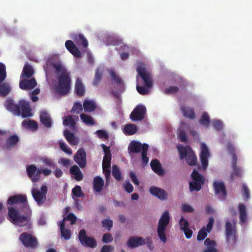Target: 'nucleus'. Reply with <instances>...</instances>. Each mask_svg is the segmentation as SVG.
I'll return each instance as SVG.
<instances>
[{"label": "nucleus", "instance_id": "f257e3e1", "mask_svg": "<svg viewBox=\"0 0 252 252\" xmlns=\"http://www.w3.org/2000/svg\"><path fill=\"white\" fill-rule=\"evenodd\" d=\"M52 65L56 73L59 75L58 85L56 87L55 91L59 94L64 95L68 93L71 88L70 73L61 63H53Z\"/></svg>", "mask_w": 252, "mask_h": 252}, {"label": "nucleus", "instance_id": "f03ea898", "mask_svg": "<svg viewBox=\"0 0 252 252\" xmlns=\"http://www.w3.org/2000/svg\"><path fill=\"white\" fill-rule=\"evenodd\" d=\"M6 108L13 114L20 116V115L23 118L30 117L32 116V109L30 107V103L25 100H20L18 104L14 103V101L11 99H8L5 103Z\"/></svg>", "mask_w": 252, "mask_h": 252}, {"label": "nucleus", "instance_id": "7ed1b4c3", "mask_svg": "<svg viewBox=\"0 0 252 252\" xmlns=\"http://www.w3.org/2000/svg\"><path fill=\"white\" fill-rule=\"evenodd\" d=\"M137 72L143 80L146 87L137 86L136 90L140 94H147L149 92L148 88H151L153 85L152 76L149 72L146 71L145 68H138Z\"/></svg>", "mask_w": 252, "mask_h": 252}, {"label": "nucleus", "instance_id": "20e7f679", "mask_svg": "<svg viewBox=\"0 0 252 252\" xmlns=\"http://www.w3.org/2000/svg\"><path fill=\"white\" fill-rule=\"evenodd\" d=\"M8 209L7 219L12 223L17 224L20 226H25L29 221V218L25 215H21L18 210L13 207L9 206Z\"/></svg>", "mask_w": 252, "mask_h": 252}, {"label": "nucleus", "instance_id": "39448f33", "mask_svg": "<svg viewBox=\"0 0 252 252\" xmlns=\"http://www.w3.org/2000/svg\"><path fill=\"white\" fill-rule=\"evenodd\" d=\"M177 149L181 159H185L187 163L190 166L196 165L197 158L190 147L178 146Z\"/></svg>", "mask_w": 252, "mask_h": 252}, {"label": "nucleus", "instance_id": "423d86ee", "mask_svg": "<svg viewBox=\"0 0 252 252\" xmlns=\"http://www.w3.org/2000/svg\"><path fill=\"white\" fill-rule=\"evenodd\" d=\"M170 221L169 213L168 211H165L159 219L157 227V233L159 239L165 243L167 238L165 235V231Z\"/></svg>", "mask_w": 252, "mask_h": 252}, {"label": "nucleus", "instance_id": "0eeeda50", "mask_svg": "<svg viewBox=\"0 0 252 252\" xmlns=\"http://www.w3.org/2000/svg\"><path fill=\"white\" fill-rule=\"evenodd\" d=\"M47 191V187L44 185L41 187L40 190L35 188L32 189V196L38 206H41L46 201Z\"/></svg>", "mask_w": 252, "mask_h": 252}, {"label": "nucleus", "instance_id": "6e6552de", "mask_svg": "<svg viewBox=\"0 0 252 252\" xmlns=\"http://www.w3.org/2000/svg\"><path fill=\"white\" fill-rule=\"evenodd\" d=\"M19 240L25 247L35 249L38 246L37 239L27 232L22 233L19 236Z\"/></svg>", "mask_w": 252, "mask_h": 252}, {"label": "nucleus", "instance_id": "1a4fd4ad", "mask_svg": "<svg viewBox=\"0 0 252 252\" xmlns=\"http://www.w3.org/2000/svg\"><path fill=\"white\" fill-rule=\"evenodd\" d=\"M78 239L80 243L85 247L94 248L97 246L96 240L94 238L87 236L86 230L84 229L79 231Z\"/></svg>", "mask_w": 252, "mask_h": 252}, {"label": "nucleus", "instance_id": "9d476101", "mask_svg": "<svg viewBox=\"0 0 252 252\" xmlns=\"http://www.w3.org/2000/svg\"><path fill=\"white\" fill-rule=\"evenodd\" d=\"M236 222L233 220V222H231L229 220H227L225 223V233L226 240L228 242L235 243L236 240Z\"/></svg>", "mask_w": 252, "mask_h": 252}, {"label": "nucleus", "instance_id": "9b49d317", "mask_svg": "<svg viewBox=\"0 0 252 252\" xmlns=\"http://www.w3.org/2000/svg\"><path fill=\"white\" fill-rule=\"evenodd\" d=\"M210 156V154L207 145L205 143H201L200 159L204 170H205L208 166V158Z\"/></svg>", "mask_w": 252, "mask_h": 252}, {"label": "nucleus", "instance_id": "f8f14e48", "mask_svg": "<svg viewBox=\"0 0 252 252\" xmlns=\"http://www.w3.org/2000/svg\"><path fill=\"white\" fill-rule=\"evenodd\" d=\"M146 108L142 105H138L133 110L130 117L133 121H141L145 116Z\"/></svg>", "mask_w": 252, "mask_h": 252}, {"label": "nucleus", "instance_id": "ddd939ff", "mask_svg": "<svg viewBox=\"0 0 252 252\" xmlns=\"http://www.w3.org/2000/svg\"><path fill=\"white\" fill-rule=\"evenodd\" d=\"M7 204L10 206L18 204L26 206L28 204L27 198L26 195L22 194L11 196L8 198Z\"/></svg>", "mask_w": 252, "mask_h": 252}, {"label": "nucleus", "instance_id": "4468645a", "mask_svg": "<svg viewBox=\"0 0 252 252\" xmlns=\"http://www.w3.org/2000/svg\"><path fill=\"white\" fill-rule=\"evenodd\" d=\"M149 191L152 195L157 197L161 200H164L167 199V192L161 188L152 186L149 189Z\"/></svg>", "mask_w": 252, "mask_h": 252}, {"label": "nucleus", "instance_id": "2eb2a0df", "mask_svg": "<svg viewBox=\"0 0 252 252\" xmlns=\"http://www.w3.org/2000/svg\"><path fill=\"white\" fill-rule=\"evenodd\" d=\"M145 145H147V148L148 149L149 145L146 143L142 144L139 141H132L128 146V150L130 153H139L141 151L142 152Z\"/></svg>", "mask_w": 252, "mask_h": 252}, {"label": "nucleus", "instance_id": "dca6fc26", "mask_svg": "<svg viewBox=\"0 0 252 252\" xmlns=\"http://www.w3.org/2000/svg\"><path fill=\"white\" fill-rule=\"evenodd\" d=\"M74 161L80 166L83 168L86 164V154L84 149H79L74 157Z\"/></svg>", "mask_w": 252, "mask_h": 252}, {"label": "nucleus", "instance_id": "f3484780", "mask_svg": "<svg viewBox=\"0 0 252 252\" xmlns=\"http://www.w3.org/2000/svg\"><path fill=\"white\" fill-rule=\"evenodd\" d=\"M237 161V157L236 156H234L232 159V168L233 172L230 175V178L231 180H234L236 177H241L242 176V169L241 167H238L236 165Z\"/></svg>", "mask_w": 252, "mask_h": 252}, {"label": "nucleus", "instance_id": "a211bd4d", "mask_svg": "<svg viewBox=\"0 0 252 252\" xmlns=\"http://www.w3.org/2000/svg\"><path fill=\"white\" fill-rule=\"evenodd\" d=\"M145 244V240L142 237L132 236L129 238L127 242V246L128 248L133 249L142 246Z\"/></svg>", "mask_w": 252, "mask_h": 252}, {"label": "nucleus", "instance_id": "6ab92c4d", "mask_svg": "<svg viewBox=\"0 0 252 252\" xmlns=\"http://www.w3.org/2000/svg\"><path fill=\"white\" fill-rule=\"evenodd\" d=\"M37 85V83L34 78L31 79H24L20 81L19 87L23 90H28L33 89Z\"/></svg>", "mask_w": 252, "mask_h": 252}, {"label": "nucleus", "instance_id": "aec40b11", "mask_svg": "<svg viewBox=\"0 0 252 252\" xmlns=\"http://www.w3.org/2000/svg\"><path fill=\"white\" fill-rule=\"evenodd\" d=\"M66 48L75 57H81V53L73 42L70 40L66 41L65 43Z\"/></svg>", "mask_w": 252, "mask_h": 252}, {"label": "nucleus", "instance_id": "412c9836", "mask_svg": "<svg viewBox=\"0 0 252 252\" xmlns=\"http://www.w3.org/2000/svg\"><path fill=\"white\" fill-rule=\"evenodd\" d=\"M19 140V138L17 135H13L9 136L6 140V143L3 148L4 150L10 151L14 147Z\"/></svg>", "mask_w": 252, "mask_h": 252}, {"label": "nucleus", "instance_id": "4be33fe9", "mask_svg": "<svg viewBox=\"0 0 252 252\" xmlns=\"http://www.w3.org/2000/svg\"><path fill=\"white\" fill-rule=\"evenodd\" d=\"M110 75L112 80L117 84L118 91L119 92H123L124 91V84L121 78L118 76L115 72L113 70H111L110 71Z\"/></svg>", "mask_w": 252, "mask_h": 252}, {"label": "nucleus", "instance_id": "5701e85b", "mask_svg": "<svg viewBox=\"0 0 252 252\" xmlns=\"http://www.w3.org/2000/svg\"><path fill=\"white\" fill-rule=\"evenodd\" d=\"M104 186V180L100 176H96L93 180L94 190L97 193L101 191Z\"/></svg>", "mask_w": 252, "mask_h": 252}, {"label": "nucleus", "instance_id": "b1692460", "mask_svg": "<svg viewBox=\"0 0 252 252\" xmlns=\"http://www.w3.org/2000/svg\"><path fill=\"white\" fill-rule=\"evenodd\" d=\"M213 186L216 194L218 195L221 193L224 197H226L227 192L224 184L223 182H214Z\"/></svg>", "mask_w": 252, "mask_h": 252}, {"label": "nucleus", "instance_id": "393cba45", "mask_svg": "<svg viewBox=\"0 0 252 252\" xmlns=\"http://www.w3.org/2000/svg\"><path fill=\"white\" fill-rule=\"evenodd\" d=\"M41 123L46 127L49 128L52 126V121L49 114L46 111L41 112L40 115Z\"/></svg>", "mask_w": 252, "mask_h": 252}, {"label": "nucleus", "instance_id": "a878e982", "mask_svg": "<svg viewBox=\"0 0 252 252\" xmlns=\"http://www.w3.org/2000/svg\"><path fill=\"white\" fill-rule=\"evenodd\" d=\"M96 108V104L93 100L86 99L83 103V108L86 112H92Z\"/></svg>", "mask_w": 252, "mask_h": 252}, {"label": "nucleus", "instance_id": "bb28decb", "mask_svg": "<svg viewBox=\"0 0 252 252\" xmlns=\"http://www.w3.org/2000/svg\"><path fill=\"white\" fill-rule=\"evenodd\" d=\"M71 174L74 175V179L77 181H80L83 180V175L78 166L74 165L72 166L69 169Z\"/></svg>", "mask_w": 252, "mask_h": 252}, {"label": "nucleus", "instance_id": "cd10ccee", "mask_svg": "<svg viewBox=\"0 0 252 252\" xmlns=\"http://www.w3.org/2000/svg\"><path fill=\"white\" fill-rule=\"evenodd\" d=\"M52 173V170L46 168L37 169L36 171L34 177L32 179V182L33 183L37 182L40 178V174H43L45 176L50 175Z\"/></svg>", "mask_w": 252, "mask_h": 252}, {"label": "nucleus", "instance_id": "c85d7f7f", "mask_svg": "<svg viewBox=\"0 0 252 252\" xmlns=\"http://www.w3.org/2000/svg\"><path fill=\"white\" fill-rule=\"evenodd\" d=\"M238 210L240 214V222L242 223H244L246 222L248 218L246 206L243 204H239Z\"/></svg>", "mask_w": 252, "mask_h": 252}, {"label": "nucleus", "instance_id": "c756f323", "mask_svg": "<svg viewBox=\"0 0 252 252\" xmlns=\"http://www.w3.org/2000/svg\"><path fill=\"white\" fill-rule=\"evenodd\" d=\"M72 38L78 45L82 46L84 48L88 47V41L83 34H75L73 35Z\"/></svg>", "mask_w": 252, "mask_h": 252}, {"label": "nucleus", "instance_id": "7c9ffc66", "mask_svg": "<svg viewBox=\"0 0 252 252\" xmlns=\"http://www.w3.org/2000/svg\"><path fill=\"white\" fill-rule=\"evenodd\" d=\"M78 117L74 115H70L67 117H64L63 121V125L64 126H70L71 127H74L76 124V121L78 120Z\"/></svg>", "mask_w": 252, "mask_h": 252}, {"label": "nucleus", "instance_id": "2f4dec72", "mask_svg": "<svg viewBox=\"0 0 252 252\" xmlns=\"http://www.w3.org/2000/svg\"><path fill=\"white\" fill-rule=\"evenodd\" d=\"M60 231L62 237L65 240L70 239L72 232L70 229L65 228V223L60 222Z\"/></svg>", "mask_w": 252, "mask_h": 252}, {"label": "nucleus", "instance_id": "473e14b6", "mask_svg": "<svg viewBox=\"0 0 252 252\" xmlns=\"http://www.w3.org/2000/svg\"><path fill=\"white\" fill-rule=\"evenodd\" d=\"M151 166L152 170L158 175H163V170L158 159L152 160L151 162Z\"/></svg>", "mask_w": 252, "mask_h": 252}, {"label": "nucleus", "instance_id": "72a5a7b5", "mask_svg": "<svg viewBox=\"0 0 252 252\" xmlns=\"http://www.w3.org/2000/svg\"><path fill=\"white\" fill-rule=\"evenodd\" d=\"M75 91L79 96H82L85 94V87L80 78H77L75 82Z\"/></svg>", "mask_w": 252, "mask_h": 252}, {"label": "nucleus", "instance_id": "f704fd0d", "mask_svg": "<svg viewBox=\"0 0 252 252\" xmlns=\"http://www.w3.org/2000/svg\"><path fill=\"white\" fill-rule=\"evenodd\" d=\"M138 127L134 124H128L125 126L123 131L126 135H132L134 134L137 131Z\"/></svg>", "mask_w": 252, "mask_h": 252}, {"label": "nucleus", "instance_id": "c9c22d12", "mask_svg": "<svg viewBox=\"0 0 252 252\" xmlns=\"http://www.w3.org/2000/svg\"><path fill=\"white\" fill-rule=\"evenodd\" d=\"M34 73V70L32 67L28 64H25L22 73L21 74V77L25 78H30Z\"/></svg>", "mask_w": 252, "mask_h": 252}, {"label": "nucleus", "instance_id": "e433bc0d", "mask_svg": "<svg viewBox=\"0 0 252 252\" xmlns=\"http://www.w3.org/2000/svg\"><path fill=\"white\" fill-rule=\"evenodd\" d=\"M181 111L184 116L186 117L193 119L195 118V114L193 109L190 107L183 106L181 108Z\"/></svg>", "mask_w": 252, "mask_h": 252}, {"label": "nucleus", "instance_id": "4c0bfd02", "mask_svg": "<svg viewBox=\"0 0 252 252\" xmlns=\"http://www.w3.org/2000/svg\"><path fill=\"white\" fill-rule=\"evenodd\" d=\"M204 245L207 246V248L204 252H218L215 248L216 242L215 241H211L210 239L207 238L204 241Z\"/></svg>", "mask_w": 252, "mask_h": 252}, {"label": "nucleus", "instance_id": "58836bf2", "mask_svg": "<svg viewBox=\"0 0 252 252\" xmlns=\"http://www.w3.org/2000/svg\"><path fill=\"white\" fill-rule=\"evenodd\" d=\"M22 125L32 131L36 130L38 128V124L36 121L30 120L29 121L24 120L22 122Z\"/></svg>", "mask_w": 252, "mask_h": 252}, {"label": "nucleus", "instance_id": "ea45409f", "mask_svg": "<svg viewBox=\"0 0 252 252\" xmlns=\"http://www.w3.org/2000/svg\"><path fill=\"white\" fill-rule=\"evenodd\" d=\"M10 91L11 88L8 83H1L0 84V96H6L10 93Z\"/></svg>", "mask_w": 252, "mask_h": 252}, {"label": "nucleus", "instance_id": "a19ab883", "mask_svg": "<svg viewBox=\"0 0 252 252\" xmlns=\"http://www.w3.org/2000/svg\"><path fill=\"white\" fill-rule=\"evenodd\" d=\"M41 161L45 166H47L50 168H55L56 167V164L55 163L54 160L51 158H48L46 156L42 157L41 159Z\"/></svg>", "mask_w": 252, "mask_h": 252}, {"label": "nucleus", "instance_id": "79ce46f5", "mask_svg": "<svg viewBox=\"0 0 252 252\" xmlns=\"http://www.w3.org/2000/svg\"><path fill=\"white\" fill-rule=\"evenodd\" d=\"M191 178L193 181L202 183L203 184L205 183L204 176L195 170H193L191 173Z\"/></svg>", "mask_w": 252, "mask_h": 252}, {"label": "nucleus", "instance_id": "37998d69", "mask_svg": "<svg viewBox=\"0 0 252 252\" xmlns=\"http://www.w3.org/2000/svg\"><path fill=\"white\" fill-rule=\"evenodd\" d=\"M63 134L65 139L70 144L74 145L77 144V141L75 140V137L74 134L70 132L67 130H64Z\"/></svg>", "mask_w": 252, "mask_h": 252}, {"label": "nucleus", "instance_id": "c03bdc74", "mask_svg": "<svg viewBox=\"0 0 252 252\" xmlns=\"http://www.w3.org/2000/svg\"><path fill=\"white\" fill-rule=\"evenodd\" d=\"M80 116L81 119L86 125L91 126L94 125V120L92 116L84 113H81Z\"/></svg>", "mask_w": 252, "mask_h": 252}, {"label": "nucleus", "instance_id": "a18cd8bd", "mask_svg": "<svg viewBox=\"0 0 252 252\" xmlns=\"http://www.w3.org/2000/svg\"><path fill=\"white\" fill-rule=\"evenodd\" d=\"M27 173L28 177L32 181V179L34 177L36 171H37V167L35 165L32 164L27 167Z\"/></svg>", "mask_w": 252, "mask_h": 252}, {"label": "nucleus", "instance_id": "49530a36", "mask_svg": "<svg viewBox=\"0 0 252 252\" xmlns=\"http://www.w3.org/2000/svg\"><path fill=\"white\" fill-rule=\"evenodd\" d=\"M204 184L202 183H199L198 182H195V181H192L191 182H189V188L191 191H199L201 189V186Z\"/></svg>", "mask_w": 252, "mask_h": 252}, {"label": "nucleus", "instance_id": "de8ad7c7", "mask_svg": "<svg viewBox=\"0 0 252 252\" xmlns=\"http://www.w3.org/2000/svg\"><path fill=\"white\" fill-rule=\"evenodd\" d=\"M103 70L102 69L98 67L95 69V76L94 80V85L96 86L98 85L99 82H100L102 75Z\"/></svg>", "mask_w": 252, "mask_h": 252}, {"label": "nucleus", "instance_id": "09e8293b", "mask_svg": "<svg viewBox=\"0 0 252 252\" xmlns=\"http://www.w3.org/2000/svg\"><path fill=\"white\" fill-rule=\"evenodd\" d=\"M210 123V117L209 115L207 112H204L201 116L200 120H199V123L206 127H208L209 126V124Z\"/></svg>", "mask_w": 252, "mask_h": 252}, {"label": "nucleus", "instance_id": "8fccbe9b", "mask_svg": "<svg viewBox=\"0 0 252 252\" xmlns=\"http://www.w3.org/2000/svg\"><path fill=\"white\" fill-rule=\"evenodd\" d=\"M112 175L114 178L117 181H121L122 179L121 171L117 165L112 166Z\"/></svg>", "mask_w": 252, "mask_h": 252}, {"label": "nucleus", "instance_id": "3c124183", "mask_svg": "<svg viewBox=\"0 0 252 252\" xmlns=\"http://www.w3.org/2000/svg\"><path fill=\"white\" fill-rule=\"evenodd\" d=\"M83 111V106L80 102H76L74 103L70 112L72 113L79 114Z\"/></svg>", "mask_w": 252, "mask_h": 252}, {"label": "nucleus", "instance_id": "603ef678", "mask_svg": "<svg viewBox=\"0 0 252 252\" xmlns=\"http://www.w3.org/2000/svg\"><path fill=\"white\" fill-rule=\"evenodd\" d=\"M6 77V66L3 63H0V84L3 82Z\"/></svg>", "mask_w": 252, "mask_h": 252}, {"label": "nucleus", "instance_id": "864d4df0", "mask_svg": "<svg viewBox=\"0 0 252 252\" xmlns=\"http://www.w3.org/2000/svg\"><path fill=\"white\" fill-rule=\"evenodd\" d=\"M142 152H141L142 156V164L143 166H145L149 162V158L147 157V151L148 149L147 148V145H145V148Z\"/></svg>", "mask_w": 252, "mask_h": 252}, {"label": "nucleus", "instance_id": "5fc2aeb1", "mask_svg": "<svg viewBox=\"0 0 252 252\" xmlns=\"http://www.w3.org/2000/svg\"><path fill=\"white\" fill-rule=\"evenodd\" d=\"M72 193L76 197H83L84 193L82 192L81 188L79 186H76L72 189Z\"/></svg>", "mask_w": 252, "mask_h": 252}, {"label": "nucleus", "instance_id": "6e6d98bb", "mask_svg": "<svg viewBox=\"0 0 252 252\" xmlns=\"http://www.w3.org/2000/svg\"><path fill=\"white\" fill-rule=\"evenodd\" d=\"M77 217L72 213H69L66 217H65L61 222H63L65 220H69L70 221V224L73 225L75 223L76 221Z\"/></svg>", "mask_w": 252, "mask_h": 252}, {"label": "nucleus", "instance_id": "4d7b16f0", "mask_svg": "<svg viewBox=\"0 0 252 252\" xmlns=\"http://www.w3.org/2000/svg\"><path fill=\"white\" fill-rule=\"evenodd\" d=\"M208 233L206 228L205 227H202L198 233L197 236V240L201 241L204 240L206 237Z\"/></svg>", "mask_w": 252, "mask_h": 252}, {"label": "nucleus", "instance_id": "13d9d810", "mask_svg": "<svg viewBox=\"0 0 252 252\" xmlns=\"http://www.w3.org/2000/svg\"><path fill=\"white\" fill-rule=\"evenodd\" d=\"M113 221L110 219H104L102 221V224L103 227L106 228L108 231H110L113 227Z\"/></svg>", "mask_w": 252, "mask_h": 252}, {"label": "nucleus", "instance_id": "bf43d9fd", "mask_svg": "<svg viewBox=\"0 0 252 252\" xmlns=\"http://www.w3.org/2000/svg\"><path fill=\"white\" fill-rule=\"evenodd\" d=\"M179 138L182 142H186L188 137L185 131L181 127L179 129Z\"/></svg>", "mask_w": 252, "mask_h": 252}, {"label": "nucleus", "instance_id": "052dcab7", "mask_svg": "<svg viewBox=\"0 0 252 252\" xmlns=\"http://www.w3.org/2000/svg\"><path fill=\"white\" fill-rule=\"evenodd\" d=\"M242 192L245 199L248 200L250 197V190L245 184H242Z\"/></svg>", "mask_w": 252, "mask_h": 252}, {"label": "nucleus", "instance_id": "680f3d73", "mask_svg": "<svg viewBox=\"0 0 252 252\" xmlns=\"http://www.w3.org/2000/svg\"><path fill=\"white\" fill-rule=\"evenodd\" d=\"M179 91L178 87L176 86H171L164 90V92L166 94H176Z\"/></svg>", "mask_w": 252, "mask_h": 252}, {"label": "nucleus", "instance_id": "e2e57ef3", "mask_svg": "<svg viewBox=\"0 0 252 252\" xmlns=\"http://www.w3.org/2000/svg\"><path fill=\"white\" fill-rule=\"evenodd\" d=\"M102 240L104 243H109L113 241V237L110 233H106L103 235Z\"/></svg>", "mask_w": 252, "mask_h": 252}, {"label": "nucleus", "instance_id": "0e129e2a", "mask_svg": "<svg viewBox=\"0 0 252 252\" xmlns=\"http://www.w3.org/2000/svg\"><path fill=\"white\" fill-rule=\"evenodd\" d=\"M95 133L97 135L99 138L101 139L106 140L109 137L107 132L104 130H97L96 131Z\"/></svg>", "mask_w": 252, "mask_h": 252}, {"label": "nucleus", "instance_id": "69168bd1", "mask_svg": "<svg viewBox=\"0 0 252 252\" xmlns=\"http://www.w3.org/2000/svg\"><path fill=\"white\" fill-rule=\"evenodd\" d=\"M179 223L182 230L189 227V222L183 217H181Z\"/></svg>", "mask_w": 252, "mask_h": 252}, {"label": "nucleus", "instance_id": "338daca9", "mask_svg": "<svg viewBox=\"0 0 252 252\" xmlns=\"http://www.w3.org/2000/svg\"><path fill=\"white\" fill-rule=\"evenodd\" d=\"M124 189L128 193H131L133 191V187L129 181H126L124 184Z\"/></svg>", "mask_w": 252, "mask_h": 252}, {"label": "nucleus", "instance_id": "774afa93", "mask_svg": "<svg viewBox=\"0 0 252 252\" xmlns=\"http://www.w3.org/2000/svg\"><path fill=\"white\" fill-rule=\"evenodd\" d=\"M111 156H104L102 161V166L110 167L111 165Z\"/></svg>", "mask_w": 252, "mask_h": 252}]
</instances>
